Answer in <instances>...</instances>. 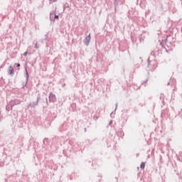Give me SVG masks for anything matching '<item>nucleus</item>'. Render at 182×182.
Returning <instances> with one entry per match:
<instances>
[{
    "label": "nucleus",
    "mask_w": 182,
    "mask_h": 182,
    "mask_svg": "<svg viewBox=\"0 0 182 182\" xmlns=\"http://www.w3.org/2000/svg\"><path fill=\"white\" fill-rule=\"evenodd\" d=\"M148 66L150 69L154 70L157 68V62L156 60L149 61L148 62Z\"/></svg>",
    "instance_id": "f257e3e1"
},
{
    "label": "nucleus",
    "mask_w": 182,
    "mask_h": 182,
    "mask_svg": "<svg viewBox=\"0 0 182 182\" xmlns=\"http://www.w3.org/2000/svg\"><path fill=\"white\" fill-rule=\"evenodd\" d=\"M49 102L55 103L56 102V95L50 92L49 95Z\"/></svg>",
    "instance_id": "f03ea898"
},
{
    "label": "nucleus",
    "mask_w": 182,
    "mask_h": 182,
    "mask_svg": "<svg viewBox=\"0 0 182 182\" xmlns=\"http://www.w3.org/2000/svg\"><path fill=\"white\" fill-rule=\"evenodd\" d=\"M90 39H91V37H90V33L86 36L83 41L85 45H86V46H89V43H90Z\"/></svg>",
    "instance_id": "7ed1b4c3"
},
{
    "label": "nucleus",
    "mask_w": 182,
    "mask_h": 182,
    "mask_svg": "<svg viewBox=\"0 0 182 182\" xmlns=\"http://www.w3.org/2000/svg\"><path fill=\"white\" fill-rule=\"evenodd\" d=\"M55 15L54 19H59V16L55 14V11H53L50 14V21H53V16Z\"/></svg>",
    "instance_id": "20e7f679"
},
{
    "label": "nucleus",
    "mask_w": 182,
    "mask_h": 182,
    "mask_svg": "<svg viewBox=\"0 0 182 182\" xmlns=\"http://www.w3.org/2000/svg\"><path fill=\"white\" fill-rule=\"evenodd\" d=\"M15 74V71L14 70V68L12 66H9V75L11 76H14Z\"/></svg>",
    "instance_id": "39448f33"
},
{
    "label": "nucleus",
    "mask_w": 182,
    "mask_h": 182,
    "mask_svg": "<svg viewBox=\"0 0 182 182\" xmlns=\"http://www.w3.org/2000/svg\"><path fill=\"white\" fill-rule=\"evenodd\" d=\"M38 102H39V100L30 103L28 107H36V106H38Z\"/></svg>",
    "instance_id": "423d86ee"
},
{
    "label": "nucleus",
    "mask_w": 182,
    "mask_h": 182,
    "mask_svg": "<svg viewBox=\"0 0 182 182\" xmlns=\"http://www.w3.org/2000/svg\"><path fill=\"white\" fill-rule=\"evenodd\" d=\"M140 167L141 168H144V167H146V164L144 162H141Z\"/></svg>",
    "instance_id": "0eeeda50"
},
{
    "label": "nucleus",
    "mask_w": 182,
    "mask_h": 182,
    "mask_svg": "<svg viewBox=\"0 0 182 182\" xmlns=\"http://www.w3.org/2000/svg\"><path fill=\"white\" fill-rule=\"evenodd\" d=\"M26 80L28 81L29 79V74L28 73V70L26 69Z\"/></svg>",
    "instance_id": "6e6552de"
},
{
    "label": "nucleus",
    "mask_w": 182,
    "mask_h": 182,
    "mask_svg": "<svg viewBox=\"0 0 182 182\" xmlns=\"http://www.w3.org/2000/svg\"><path fill=\"white\" fill-rule=\"evenodd\" d=\"M15 105H21V102L19 100H17L16 102Z\"/></svg>",
    "instance_id": "1a4fd4ad"
},
{
    "label": "nucleus",
    "mask_w": 182,
    "mask_h": 182,
    "mask_svg": "<svg viewBox=\"0 0 182 182\" xmlns=\"http://www.w3.org/2000/svg\"><path fill=\"white\" fill-rule=\"evenodd\" d=\"M23 56H28V51H26V52L23 53Z\"/></svg>",
    "instance_id": "9d476101"
},
{
    "label": "nucleus",
    "mask_w": 182,
    "mask_h": 182,
    "mask_svg": "<svg viewBox=\"0 0 182 182\" xmlns=\"http://www.w3.org/2000/svg\"><path fill=\"white\" fill-rule=\"evenodd\" d=\"M50 1V2H57L58 1V0H49Z\"/></svg>",
    "instance_id": "9b49d317"
},
{
    "label": "nucleus",
    "mask_w": 182,
    "mask_h": 182,
    "mask_svg": "<svg viewBox=\"0 0 182 182\" xmlns=\"http://www.w3.org/2000/svg\"><path fill=\"white\" fill-rule=\"evenodd\" d=\"M35 48H36V49H38V43H36L35 44Z\"/></svg>",
    "instance_id": "f8f14e48"
},
{
    "label": "nucleus",
    "mask_w": 182,
    "mask_h": 182,
    "mask_svg": "<svg viewBox=\"0 0 182 182\" xmlns=\"http://www.w3.org/2000/svg\"><path fill=\"white\" fill-rule=\"evenodd\" d=\"M21 67V64L18 63L17 64V68H20Z\"/></svg>",
    "instance_id": "ddd939ff"
},
{
    "label": "nucleus",
    "mask_w": 182,
    "mask_h": 182,
    "mask_svg": "<svg viewBox=\"0 0 182 182\" xmlns=\"http://www.w3.org/2000/svg\"><path fill=\"white\" fill-rule=\"evenodd\" d=\"M116 109H117V104L116 105Z\"/></svg>",
    "instance_id": "4468645a"
},
{
    "label": "nucleus",
    "mask_w": 182,
    "mask_h": 182,
    "mask_svg": "<svg viewBox=\"0 0 182 182\" xmlns=\"http://www.w3.org/2000/svg\"><path fill=\"white\" fill-rule=\"evenodd\" d=\"M170 85V82L168 83V85Z\"/></svg>",
    "instance_id": "2eb2a0df"
},
{
    "label": "nucleus",
    "mask_w": 182,
    "mask_h": 182,
    "mask_svg": "<svg viewBox=\"0 0 182 182\" xmlns=\"http://www.w3.org/2000/svg\"><path fill=\"white\" fill-rule=\"evenodd\" d=\"M0 120H1V114H0Z\"/></svg>",
    "instance_id": "dca6fc26"
}]
</instances>
